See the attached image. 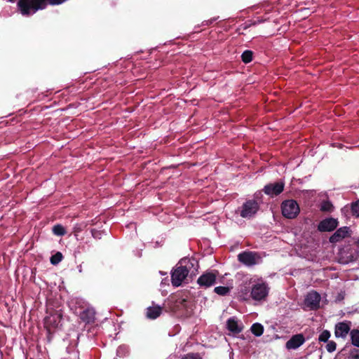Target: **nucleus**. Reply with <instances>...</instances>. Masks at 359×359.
Wrapping results in <instances>:
<instances>
[{"instance_id":"nucleus-1","label":"nucleus","mask_w":359,"mask_h":359,"mask_svg":"<svg viewBox=\"0 0 359 359\" xmlns=\"http://www.w3.org/2000/svg\"><path fill=\"white\" fill-rule=\"evenodd\" d=\"M197 262L194 259H182L172 273V283L178 287L182 285L189 272L197 271Z\"/></svg>"},{"instance_id":"nucleus-2","label":"nucleus","mask_w":359,"mask_h":359,"mask_svg":"<svg viewBox=\"0 0 359 359\" xmlns=\"http://www.w3.org/2000/svg\"><path fill=\"white\" fill-rule=\"evenodd\" d=\"M52 5L60 4L66 0H48ZM46 5V0H20L18 6L22 14L28 15L35 13L39 9H43Z\"/></svg>"},{"instance_id":"nucleus-3","label":"nucleus","mask_w":359,"mask_h":359,"mask_svg":"<svg viewBox=\"0 0 359 359\" xmlns=\"http://www.w3.org/2000/svg\"><path fill=\"white\" fill-rule=\"evenodd\" d=\"M269 292V287L268 285L259 280L258 282H255L252 287L250 291V297L252 299L255 301H261L264 300L268 295Z\"/></svg>"},{"instance_id":"nucleus-4","label":"nucleus","mask_w":359,"mask_h":359,"mask_svg":"<svg viewBox=\"0 0 359 359\" xmlns=\"http://www.w3.org/2000/svg\"><path fill=\"white\" fill-rule=\"evenodd\" d=\"M299 212V207L297 203L293 200H287L282 203V213L284 217L293 219Z\"/></svg>"},{"instance_id":"nucleus-5","label":"nucleus","mask_w":359,"mask_h":359,"mask_svg":"<svg viewBox=\"0 0 359 359\" xmlns=\"http://www.w3.org/2000/svg\"><path fill=\"white\" fill-rule=\"evenodd\" d=\"M258 209V203L255 201L250 200L242 205L240 215L243 218H250L256 214Z\"/></svg>"},{"instance_id":"nucleus-6","label":"nucleus","mask_w":359,"mask_h":359,"mask_svg":"<svg viewBox=\"0 0 359 359\" xmlns=\"http://www.w3.org/2000/svg\"><path fill=\"white\" fill-rule=\"evenodd\" d=\"M240 262L247 266L257 264L261 262V257L257 252H244L238 255Z\"/></svg>"},{"instance_id":"nucleus-7","label":"nucleus","mask_w":359,"mask_h":359,"mask_svg":"<svg viewBox=\"0 0 359 359\" xmlns=\"http://www.w3.org/2000/svg\"><path fill=\"white\" fill-rule=\"evenodd\" d=\"M62 315L58 312H55L47 316L44 319V325L46 328L50 332L51 330L58 327L61 321Z\"/></svg>"},{"instance_id":"nucleus-8","label":"nucleus","mask_w":359,"mask_h":359,"mask_svg":"<svg viewBox=\"0 0 359 359\" xmlns=\"http://www.w3.org/2000/svg\"><path fill=\"white\" fill-rule=\"evenodd\" d=\"M216 280V274L211 272H207L201 276L197 283L201 287H209L212 286Z\"/></svg>"},{"instance_id":"nucleus-9","label":"nucleus","mask_w":359,"mask_h":359,"mask_svg":"<svg viewBox=\"0 0 359 359\" xmlns=\"http://www.w3.org/2000/svg\"><path fill=\"white\" fill-rule=\"evenodd\" d=\"M284 188L283 182L269 184L264 187V191L266 194L273 196L280 194Z\"/></svg>"},{"instance_id":"nucleus-10","label":"nucleus","mask_w":359,"mask_h":359,"mask_svg":"<svg viewBox=\"0 0 359 359\" xmlns=\"http://www.w3.org/2000/svg\"><path fill=\"white\" fill-rule=\"evenodd\" d=\"M320 297L316 292H309L305 299V304L311 309H317L319 306Z\"/></svg>"},{"instance_id":"nucleus-11","label":"nucleus","mask_w":359,"mask_h":359,"mask_svg":"<svg viewBox=\"0 0 359 359\" xmlns=\"http://www.w3.org/2000/svg\"><path fill=\"white\" fill-rule=\"evenodd\" d=\"M305 339L302 334H295L290 339H289L285 344L287 349H296L302 346Z\"/></svg>"},{"instance_id":"nucleus-12","label":"nucleus","mask_w":359,"mask_h":359,"mask_svg":"<svg viewBox=\"0 0 359 359\" xmlns=\"http://www.w3.org/2000/svg\"><path fill=\"white\" fill-rule=\"evenodd\" d=\"M338 222L335 219L329 218L323 220L318 225L320 231H331L337 226Z\"/></svg>"},{"instance_id":"nucleus-13","label":"nucleus","mask_w":359,"mask_h":359,"mask_svg":"<svg viewBox=\"0 0 359 359\" xmlns=\"http://www.w3.org/2000/svg\"><path fill=\"white\" fill-rule=\"evenodd\" d=\"M349 231L348 227H342L339 229L330 238V241L331 243H337L342 240L343 238L348 236Z\"/></svg>"},{"instance_id":"nucleus-14","label":"nucleus","mask_w":359,"mask_h":359,"mask_svg":"<svg viewBox=\"0 0 359 359\" xmlns=\"http://www.w3.org/2000/svg\"><path fill=\"white\" fill-rule=\"evenodd\" d=\"M226 326L228 330L233 333H239L243 329L242 323H239V322L235 318H229L227 320Z\"/></svg>"},{"instance_id":"nucleus-15","label":"nucleus","mask_w":359,"mask_h":359,"mask_svg":"<svg viewBox=\"0 0 359 359\" xmlns=\"http://www.w3.org/2000/svg\"><path fill=\"white\" fill-rule=\"evenodd\" d=\"M350 330V326L346 323H339L335 327V336L344 338Z\"/></svg>"},{"instance_id":"nucleus-16","label":"nucleus","mask_w":359,"mask_h":359,"mask_svg":"<svg viewBox=\"0 0 359 359\" xmlns=\"http://www.w3.org/2000/svg\"><path fill=\"white\" fill-rule=\"evenodd\" d=\"M161 308L159 306L149 307L147 311V316L151 319H155L160 316Z\"/></svg>"},{"instance_id":"nucleus-17","label":"nucleus","mask_w":359,"mask_h":359,"mask_svg":"<svg viewBox=\"0 0 359 359\" xmlns=\"http://www.w3.org/2000/svg\"><path fill=\"white\" fill-rule=\"evenodd\" d=\"M95 311L93 309H88L86 311H83L81 313V318L87 322L89 323L90 321H93L95 317Z\"/></svg>"},{"instance_id":"nucleus-18","label":"nucleus","mask_w":359,"mask_h":359,"mask_svg":"<svg viewBox=\"0 0 359 359\" xmlns=\"http://www.w3.org/2000/svg\"><path fill=\"white\" fill-rule=\"evenodd\" d=\"M252 332L257 337H260L264 332V327L259 323H254L251 327Z\"/></svg>"},{"instance_id":"nucleus-19","label":"nucleus","mask_w":359,"mask_h":359,"mask_svg":"<svg viewBox=\"0 0 359 359\" xmlns=\"http://www.w3.org/2000/svg\"><path fill=\"white\" fill-rule=\"evenodd\" d=\"M351 337L352 344L359 347V330H353L351 332Z\"/></svg>"},{"instance_id":"nucleus-20","label":"nucleus","mask_w":359,"mask_h":359,"mask_svg":"<svg viewBox=\"0 0 359 359\" xmlns=\"http://www.w3.org/2000/svg\"><path fill=\"white\" fill-rule=\"evenodd\" d=\"M53 232L57 236H63L66 233L65 228L60 224L55 225L53 227Z\"/></svg>"},{"instance_id":"nucleus-21","label":"nucleus","mask_w":359,"mask_h":359,"mask_svg":"<svg viewBox=\"0 0 359 359\" xmlns=\"http://www.w3.org/2000/svg\"><path fill=\"white\" fill-rule=\"evenodd\" d=\"M214 291L219 295H226L228 294L230 291V287H224V286H219L216 287L214 289Z\"/></svg>"},{"instance_id":"nucleus-22","label":"nucleus","mask_w":359,"mask_h":359,"mask_svg":"<svg viewBox=\"0 0 359 359\" xmlns=\"http://www.w3.org/2000/svg\"><path fill=\"white\" fill-rule=\"evenodd\" d=\"M242 60L245 63L250 62L252 59V53L250 50H245L242 54Z\"/></svg>"},{"instance_id":"nucleus-23","label":"nucleus","mask_w":359,"mask_h":359,"mask_svg":"<svg viewBox=\"0 0 359 359\" xmlns=\"http://www.w3.org/2000/svg\"><path fill=\"white\" fill-rule=\"evenodd\" d=\"M62 258V255L60 252H57L55 255L52 256L50 258V262L53 264H57L60 262H61Z\"/></svg>"},{"instance_id":"nucleus-24","label":"nucleus","mask_w":359,"mask_h":359,"mask_svg":"<svg viewBox=\"0 0 359 359\" xmlns=\"http://www.w3.org/2000/svg\"><path fill=\"white\" fill-rule=\"evenodd\" d=\"M330 333L327 331V330H324L319 336V340L320 341H327L328 340V339L330 338Z\"/></svg>"},{"instance_id":"nucleus-25","label":"nucleus","mask_w":359,"mask_h":359,"mask_svg":"<svg viewBox=\"0 0 359 359\" xmlns=\"http://www.w3.org/2000/svg\"><path fill=\"white\" fill-rule=\"evenodd\" d=\"M332 205L329 201H324L321 204V210L323 211H331Z\"/></svg>"},{"instance_id":"nucleus-26","label":"nucleus","mask_w":359,"mask_h":359,"mask_svg":"<svg viewBox=\"0 0 359 359\" xmlns=\"http://www.w3.org/2000/svg\"><path fill=\"white\" fill-rule=\"evenodd\" d=\"M352 212L356 217H359V200L352 205Z\"/></svg>"},{"instance_id":"nucleus-27","label":"nucleus","mask_w":359,"mask_h":359,"mask_svg":"<svg viewBox=\"0 0 359 359\" xmlns=\"http://www.w3.org/2000/svg\"><path fill=\"white\" fill-rule=\"evenodd\" d=\"M327 351L328 352H333L336 349V343L334 341H330L326 346Z\"/></svg>"},{"instance_id":"nucleus-28","label":"nucleus","mask_w":359,"mask_h":359,"mask_svg":"<svg viewBox=\"0 0 359 359\" xmlns=\"http://www.w3.org/2000/svg\"><path fill=\"white\" fill-rule=\"evenodd\" d=\"M182 359H201L198 354L189 353L184 355Z\"/></svg>"},{"instance_id":"nucleus-29","label":"nucleus","mask_w":359,"mask_h":359,"mask_svg":"<svg viewBox=\"0 0 359 359\" xmlns=\"http://www.w3.org/2000/svg\"><path fill=\"white\" fill-rule=\"evenodd\" d=\"M241 297L243 299H247L248 298V292L247 290H241Z\"/></svg>"},{"instance_id":"nucleus-30","label":"nucleus","mask_w":359,"mask_h":359,"mask_svg":"<svg viewBox=\"0 0 359 359\" xmlns=\"http://www.w3.org/2000/svg\"><path fill=\"white\" fill-rule=\"evenodd\" d=\"M355 243L357 246L359 248V238L356 240Z\"/></svg>"},{"instance_id":"nucleus-31","label":"nucleus","mask_w":359,"mask_h":359,"mask_svg":"<svg viewBox=\"0 0 359 359\" xmlns=\"http://www.w3.org/2000/svg\"><path fill=\"white\" fill-rule=\"evenodd\" d=\"M10 1H14V0H9Z\"/></svg>"}]
</instances>
